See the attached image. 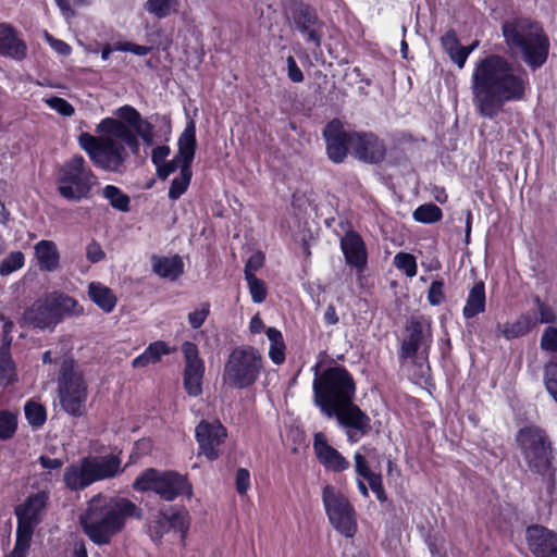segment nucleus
I'll return each mask as SVG.
<instances>
[{
  "mask_svg": "<svg viewBox=\"0 0 557 557\" xmlns=\"http://www.w3.org/2000/svg\"><path fill=\"white\" fill-rule=\"evenodd\" d=\"M44 102L53 111L58 112L62 116H72L75 112L74 107L65 99L61 97H49L45 98Z\"/></svg>",
  "mask_w": 557,
  "mask_h": 557,
  "instance_id": "nucleus-47",
  "label": "nucleus"
},
{
  "mask_svg": "<svg viewBox=\"0 0 557 557\" xmlns=\"http://www.w3.org/2000/svg\"><path fill=\"white\" fill-rule=\"evenodd\" d=\"M537 323V319L529 313L519 315L513 321L497 325V332L510 341L527 335Z\"/></svg>",
  "mask_w": 557,
  "mask_h": 557,
  "instance_id": "nucleus-29",
  "label": "nucleus"
},
{
  "mask_svg": "<svg viewBox=\"0 0 557 557\" xmlns=\"http://www.w3.org/2000/svg\"><path fill=\"white\" fill-rule=\"evenodd\" d=\"M210 313V305L205 302L199 305L194 311L188 313V322L193 329H199L207 320Z\"/></svg>",
  "mask_w": 557,
  "mask_h": 557,
  "instance_id": "nucleus-48",
  "label": "nucleus"
},
{
  "mask_svg": "<svg viewBox=\"0 0 557 557\" xmlns=\"http://www.w3.org/2000/svg\"><path fill=\"white\" fill-rule=\"evenodd\" d=\"M444 284L442 281L432 282L429 292H428V300L433 306H438L444 300Z\"/></svg>",
  "mask_w": 557,
  "mask_h": 557,
  "instance_id": "nucleus-52",
  "label": "nucleus"
},
{
  "mask_svg": "<svg viewBox=\"0 0 557 557\" xmlns=\"http://www.w3.org/2000/svg\"><path fill=\"white\" fill-rule=\"evenodd\" d=\"M175 4V0H147L144 8L149 14L164 18L176 12Z\"/></svg>",
  "mask_w": 557,
  "mask_h": 557,
  "instance_id": "nucleus-40",
  "label": "nucleus"
},
{
  "mask_svg": "<svg viewBox=\"0 0 557 557\" xmlns=\"http://www.w3.org/2000/svg\"><path fill=\"white\" fill-rule=\"evenodd\" d=\"M113 49L116 51L132 52L136 55H147L151 48L147 46L136 45L129 41L115 42Z\"/></svg>",
  "mask_w": 557,
  "mask_h": 557,
  "instance_id": "nucleus-50",
  "label": "nucleus"
},
{
  "mask_svg": "<svg viewBox=\"0 0 557 557\" xmlns=\"http://www.w3.org/2000/svg\"><path fill=\"white\" fill-rule=\"evenodd\" d=\"M153 271L161 277L175 280L183 273V261L180 257L153 258Z\"/></svg>",
  "mask_w": 557,
  "mask_h": 557,
  "instance_id": "nucleus-34",
  "label": "nucleus"
},
{
  "mask_svg": "<svg viewBox=\"0 0 557 557\" xmlns=\"http://www.w3.org/2000/svg\"><path fill=\"white\" fill-rule=\"evenodd\" d=\"M442 45L445 51L448 53L450 60L457 64L459 69L465 66V52L463 47L460 46L457 35L454 30L447 32L442 37Z\"/></svg>",
  "mask_w": 557,
  "mask_h": 557,
  "instance_id": "nucleus-36",
  "label": "nucleus"
},
{
  "mask_svg": "<svg viewBox=\"0 0 557 557\" xmlns=\"http://www.w3.org/2000/svg\"><path fill=\"white\" fill-rule=\"evenodd\" d=\"M351 154L364 163H379L385 157V146L375 135L368 133H351Z\"/></svg>",
  "mask_w": 557,
  "mask_h": 557,
  "instance_id": "nucleus-18",
  "label": "nucleus"
},
{
  "mask_svg": "<svg viewBox=\"0 0 557 557\" xmlns=\"http://www.w3.org/2000/svg\"><path fill=\"white\" fill-rule=\"evenodd\" d=\"M354 468L357 478L364 479L376 498L380 502H385L386 494L383 487L382 476L380 473L371 470L366 456L360 450L354 454Z\"/></svg>",
  "mask_w": 557,
  "mask_h": 557,
  "instance_id": "nucleus-27",
  "label": "nucleus"
},
{
  "mask_svg": "<svg viewBox=\"0 0 557 557\" xmlns=\"http://www.w3.org/2000/svg\"><path fill=\"white\" fill-rule=\"evenodd\" d=\"M471 88L476 111L493 119L505 103L524 99L530 88L529 75L521 66L492 54L475 63Z\"/></svg>",
  "mask_w": 557,
  "mask_h": 557,
  "instance_id": "nucleus-2",
  "label": "nucleus"
},
{
  "mask_svg": "<svg viewBox=\"0 0 557 557\" xmlns=\"http://www.w3.org/2000/svg\"><path fill=\"white\" fill-rule=\"evenodd\" d=\"M121 472V459L115 455L88 457L69 466L63 474L65 485L83 490L94 482L106 480Z\"/></svg>",
  "mask_w": 557,
  "mask_h": 557,
  "instance_id": "nucleus-6",
  "label": "nucleus"
},
{
  "mask_svg": "<svg viewBox=\"0 0 557 557\" xmlns=\"http://www.w3.org/2000/svg\"><path fill=\"white\" fill-rule=\"evenodd\" d=\"M503 35L513 52L522 54L532 67L542 65L548 54L549 42L537 23L527 18H512L504 23Z\"/></svg>",
  "mask_w": 557,
  "mask_h": 557,
  "instance_id": "nucleus-5",
  "label": "nucleus"
},
{
  "mask_svg": "<svg viewBox=\"0 0 557 557\" xmlns=\"http://www.w3.org/2000/svg\"><path fill=\"white\" fill-rule=\"evenodd\" d=\"M88 296L104 313H111L117 302V298L112 289L100 282L89 283Z\"/></svg>",
  "mask_w": 557,
  "mask_h": 557,
  "instance_id": "nucleus-30",
  "label": "nucleus"
},
{
  "mask_svg": "<svg viewBox=\"0 0 557 557\" xmlns=\"http://www.w3.org/2000/svg\"><path fill=\"white\" fill-rule=\"evenodd\" d=\"M48 499V493L40 491L29 495L15 508L17 528L14 546L16 555L23 556L28 552L34 529L42 520Z\"/></svg>",
  "mask_w": 557,
  "mask_h": 557,
  "instance_id": "nucleus-11",
  "label": "nucleus"
},
{
  "mask_svg": "<svg viewBox=\"0 0 557 557\" xmlns=\"http://www.w3.org/2000/svg\"><path fill=\"white\" fill-rule=\"evenodd\" d=\"M38 462L44 469L47 470H58L63 466V461L59 458H49L46 456H40L38 458Z\"/></svg>",
  "mask_w": 557,
  "mask_h": 557,
  "instance_id": "nucleus-57",
  "label": "nucleus"
},
{
  "mask_svg": "<svg viewBox=\"0 0 557 557\" xmlns=\"http://www.w3.org/2000/svg\"><path fill=\"white\" fill-rule=\"evenodd\" d=\"M288 78L294 83H301L304 81V74L300 67L297 65L294 57H288L287 60Z\"/></svg>",
  "mask_w": 557,
  "mask_h": 557,
  "instance_id": "nucleus-55",
  "label": "nucleus"
},
{
  "mask_svg": "<svg viewBox=\"0 0 557 557\" xmlns=\"http://www.w3.org/2000/svg\"><path fill=\"white\" fill-rule=\"evenodd\" d=\"M394 264L398 270L404 271L409 277H413L417 274L416 258L410 253L398 252L394 257Z\"/></svg>",
  "mask_w": 557,
  "mask_h": 557,
  "instance_id": "nucleus-44",
  "label": "nucleus"
},
{
  "mask_svg": "<svg viewBox=\"0 0 557 557\" xmlns=\"http://www.w3.org/2000/svg\"><path fill=\"white\" fill-rule=\"evenodd\" d=\"M541 348L545 351L555 352L557 351V329L549 326L547 327L541 338Z\"/></svg>",
  "mask_w": 557,
  "mask_h": 557,
  "instance_id": "nucleus-49",
  "label": "nucleus"
},
{
  "mask_svg": "<svg viewBox=\"0 0 557 557\" xmlns=\"http://www.w3.org/2000/svg\"><path fill=\"white\" fill-rule=\"evenodd\" d=\"M182 352L185 360L183 373L184 389L189 396L198 397L202 394L205 361L199 356L197 345L191 342L182 344Z\"/></svg>",
  "mask_w": 557,
  "mask_h": 557,
  "instance_id": "nucleus-16",
  "label": "nucleus"
},
{
  "mask_svg": "<svg viewBox=\"0 0 557 557\" xmlns=\"http://www.w3.org/2000/svg\"><path fill=\"white\" fill-rule=\"evenodd\" d=\"M350 135L351 133L347 132L338 120H333L326 125L323 136L327 156L333 162L341 163L346 158L350 150Z\"/></svg>",
  "mask_w": 557,
  "mask_h": 557,
  "instance_id": "nucleus-19",
  "label": "nucleus"
},
{
  "mask_svg": "<svg viewBox=\"0 0 557 557\" xmlns=\"http://www.w3.org/2000/svg\"><path fill=\"white\" fill-rule=\"evenodd\" d=\"M44 38L46 42L58 53L61 55H69L72 51V48L63 40L54 38L48 32L44 33Z\"/></svg>",
  "mask_w": 557,
  "mask_h": 557,
  "instance_id": "nucleus-51",
  "label": "nucleus"
},
{
  "mask_svg": "<svg viewBox=\"0 0 557 557\" xmlns=\"http://www.w3.org/2000/svg\"><path fill=\"white\" fill-rule=\"evenodd\" d=\"M341 249L348 265L362 272L368 262V250L362 237L355 231H348L341 238Z\"/></svg>",
  "mask_w": 557,
  "mask_h": 557,
  "instance_id": "nucleus-22",
  "label": "nucleus"
},
{
  "mask_svg": "<svg viewBox=\"0 0 557 557\" xmlns=\"http://www.w3.org/2000/svg\"><path fill=\"white\" fill-rule=\"evenodd\" d=\"M27 53V46L18 33L9 24H0V54L23 60Z\"/></svg>",
  "mask_w": 557,
  "mask_h": 557,
  "instance_id": "nucleus-24",
  "label": "nucleus"
},
{
  "mask_svg": "<svg viewBox=\"0 0 557 557\" xmlns=\"http://www.w3.org/2000/svg\"><path fill=\"white\" fill-rule=\"evenodd\" d=\"M263 367L260 352L251 346H240L232 350L223 371V381L234 388H246L259 377Z\"/></svg>",
  "mask_w": 557,
  "mask_h": 557,
  "instance_id": "nucleus-9",
  "label": "nucleus"
},
{
  "mask_svg": "<svg viewBox=\"0 0 557 557\" xmlns=\"http://www.w3.org/2000/svg\"><path fill=\"white\" fill-rule=\"evenodd\" d=\"M305 38L309 42H313L315 46L320 45V36L314 29L304 28Z\"/></svg>",
  "mask_w": 557,
  "mask_h": 557,
  "instance_id": "nucleus-63",
  "label": "nucleus"
},
{
  "mask_svg": "<svg viewBox=\"0 0 557 557\" xmlns=\"http://www.w3.org/2000/svg\"><path fill=\"white\" fill-rule=\"evenodd\" d=\"M236 491L240 495H245L250 488V474L245 468H240L236 472Z\"/></svg>",
  "mask_w": 557,
  "mask_h": 557,
  "instance_id": "nucleus-53",
  "label": "nucleus"
},
{
  "mask_svg": "<svg viewBox=\"0 0 557 557\" xmlns=\"http://www.w3.org/2000/svg\"><path fill=\"white\" fill-rule=\"evenodd\" d=\"M177 146L176 161H178L177 170H180V174L171 182L169 188L171 200H177L187 190L191 181V162L196 150V125L194 121L190 120L186 124L178 138Z\"/></svg>",
  "mask_w": 557,
  "mask_h": 557,
  "instance_id": "nucleus-14",
  "label": "nucleus"
},
{
  "mask_svg": "<svg viewBox=\"0 0 557 557\" xmlns=\"http://www.w3.org/2000/svg\"><path fill=\"white\" fill-rule=\"evenodd\" d=\"M170 148L168 146H158L152 150L151 161L157 169V174L160 178L165 180L177 170L178 161L176 156L172 160H168L170 156Z\"/></svg>",
  "mask_w": 557,
  "mask_h": 557,
  "instance_id": "nucleus-33",
  "label": "nucleus"
},
{
  "mask_svg": "<svg viewBox=\"0 0 557 557\" xmlns=\"http://www.w3.org/2000/svg\"><path fill=\"white\" fill-rule=\"evenodd\" d=\"M96 184L97 176L86 166L85 159L82 156L72 157L58 171V191L66 200L88 199Z\"/></svg>",
  "mask_w": 557,
  "mask_h": 557,
  "instance_id": "nucleus-7",
  "label": "nucleus"
},
{
  "mask_svg": "<svg viewBox=\"0 0 557 557\" xmlns=\"http://www.w3.org/2000/svg\"><path fill=\"white\" fill-rule=\"evenodd\" d=\"M57 5L60 8V10L62 11V14L69 18L71 16H73V11L71 9V4L72 2L69 1V0H54Z\"/></svg>",
  "mask_w": 557,
  "mask_h": 557,
  "instance_id": "nucleus-61",
  "label": "nucleus"
},
{
  "mask_svg": "<svg viewBox=\"0 0 557 557\" xmlns=\"http://www.w3.org/2000/svg\"><path fill=\"white\" fill-rule=\"evenodd\" d=\"M25 418L33 428L41 426L47 419L45 407L34 400H29L24 406Z\"/></svg>",
  "mask_w": 557,
  "mask_h": 557,
  "instance_id": "nucleus-41",
  "label": "nucleus"
},
{
  "mask_svg": "<svg viewBox=\"0 0 557 557\" xmlns=\"http://www.w3.org/2000/svg\"><path fill=\"white\" fill-rule=\"evenodd\" d=\"M195 435L200 453L209 460L220 455V446L226 438V430L218 420H202L195 429Z\"/></svg>",
  "mask_w": 557,
  "mask_h": 557,
  "instance_id": "nucleus-17",
  "label": "nucleus"
},
{
  "mask_svg": "<svg viewBox=\"0 0 557 557\" xmlns=\"http://www.w3.org/2000/svg\"><path fill=\"white\" fill-rule=\"evenodd\" d=\"M48 297L54 311L59 313V323L64 315H81L84 312L78 301L65 294L54 292L48 294Z\"/></svg>",
  "mask_w": 557,
  "mask_h": 557,
  "instance_id": "nucleus-32",
  "label": "nucleus"
},
{
  "mask_svg": "<svg viewBox=\"0 0 557 557\" xmlns=\"http://www.w3.org/2000/svg\"><path fill=\"white\" fill-rule=\"evenodd\" d=\"M175 348H172L164 341H156L150 343L146 349L132 361V367L135 369L146 368L150 364H156L161 361L163 356L171 355Z\"/></svg>",
  "mask_w": 557,
  "mask_h": 557,
  "instance_id": "nucleus-28",
  "label": "nucleus"
},
{
  "mask_svg": "<svg viewBox=\"0 0 557 557\" xmlns=\"http://www.w3.org/2000/svg\"><path fill=\"white\" fill-rule=\"evenodd\" d=\"M0 320L3 322V345H8L9 348L12 341V338L10 337V333L13 329V322L4 318L3 314H0Z\"/></svg>",
  "mask_w": 557,
  "mask_h": 557,
  "instance_id": "nucleus-58",
  "label": "nucleus"
},
{
  "mask_svg": "<svg viewBox=\"0 0 557 557\" xmlns=\"http://www.w3.org/2000/svg\"><path fill=\"white\" fill-rule=\"evenodd\" d=\"M137 491H153L164 500H173L177 495L185 494L191 496V485L185 476L173 472L160 473L154 469L146 470L139 475L134 484Z\"/></svg>",
  "mask_w": 557,
  "mask_h": 557,
  "instance_id": "nucleus-15",
  "label": "nucleus"
},
{
  "mask_svg": "<svg viewBox=\"0 0 557 557\" xmlns=\"http://www.w3.org/2000/svg\"><path fill=\"white\" fill-rule=\"evenodd\" d=\"M135 516H138V509L128 499L99 494L88 502L86 511L81 516V524L95 544L103 545L122 531L127 518Z\"/></svg>",
  "mask_w": 557,
  "mask_h": 557,
  "instance_id": "nucleus-4",
  "label": "nucleus"
},
{
  "mask_svg": "<svg viewBox=\"0 0 557 557\" xmlns=\"http://www.w3.org/2000/svg\"><path fill=\"white\" fill-rule=\"evenodd\" d=\"M251 299L256 304H261L265 300L268 292L263 281L259 280L256 275L246 277Z\"/></svg>",
  "mask_w": 557,
  "mask_h": 557,
  "instance_id": "nucleus-45",
  "label": "nucleus"
},
{
  "mask_svg": "<svg viewBox=\"0 0 557 557\" xmlns=\"http://www.w3.org/2000/svg\"><path fill=\"white\" fill-rule=\"evenodd\" d=\"M536 301H537V307H539V312H540V322L541 323H548V322H550L553 320V318H554V314L552 313L549 308H547L539 299Z\"/></svg>",
  "mask_w": 557,
  "mask_h": 557,
  "instance_id": "nucleus-60",
  "label": "nucleus"
},
{
  "mask_svg": "<svg viewBox=\"0 0 557 557\" xmlns=\"http://www.w3.org/2000/svg\"><path fill=\"white\" fill-rule=\"evenodd\" d=\"M264 257L261 252L251 255L245 267V277L255 275V273L262 267Z\"/></svg>",
  "mask_w": 557,
  "mask_h": 557,
  "instance_id": "nucleus-54",
  "label": "nucleus"
},
{
  "mask_svg": "<svg viewBox=\"0 0 557 557\" xmlns=\"http://www.w3.org/2000/svg\"><path fill=\"white\" fill-rule=\"evenodd\" d=\"M190 525V516L186 509H178L170 515L163 513L159 520L154 521L150 529L151 531L161 536L169 529H174L181 532V537L184 540Z\"/></svg>",
  "mask_w": 557,
  "mask_h": 557,
  "instance_id": "nucleus-26",
  "label": "nucleus"
},
{
  "mask_svg": "<svg viewBox=\"0 0 557 557\" xmlns=\"http://www.w3.org/2000/svg\"><path fill=\"white\" fill-rule=\"evenodd\" d=\"M24 255L21 251H13L0 262V275L7 276L20 270L24 265Z\"/></svg>",
  "mask_w": 557,
  "mask_h": 557,
  "instance_id": "nucleus-43",
  "label": "nucleus"
},
{
  "mask_svg": "<svg viewBox=\"0 0 557 557\" xmlns=\"http://www.w3.org/2000/svg\"><path fill=\"white\" fill-rule=\"evenodd\" d=\"M544 384L548 394L557 403V361L545 366Z\"/></svg>",
  "mask_w": 557,
  "mask_h": 557,
  "instance_id": "nucleus-46",
  "label": "nucleus"
},
{
  "mask_svg": "<svg viewBox=\"0 0 557 557\" xmlns=\"http://www.w3.org/2000/svg\"><path fill=\"white\" fill-rule=\"evenodd\" d=\"M58 387L62 409L70 416L82 417L86 411L88 388L82 371L71 358L61 363Z\"/></svg>",
  "mask_w": 557,
  "mask_h": 557,
  "instance_id": "nucleus-8",
  "label": "nucleus"
},
{
  "mask_svg": "<svg viewBox=\"0 0 557 557\" xmlns=\"http://www.w3.org/2000/svg\"><path fill=\"white\" fill-rule=\"evenodd\" d=\"M86 258L94 263L101 261L104 258L101 246L96 242L88 244L86 247Z\"/></svg>",
  "mask_w": 557,
  "mask_h": 557,
  "instance_id": "nucleus-56",
  "label": "nucleus"
},
{
  "mask_svg": "<svg viewBox=\"0 0 557 557\" xmlns=\"http://www.w3.org/2000/svg\"><path fill=\"white\" fill-rule=\"evenodd\" d=\"M17 380L15 366L10 355L8 345L0 347V386H7Z\"/></svg>",
  "mask_w": 557,
  "mask_h": 557,
  "instance_id": "nucleus-37",
  "label": "nucleus"
},
{
  "mask_svg": "<svg viewBox=\"0 0 557 557\" xmlns=\"http://www.w3.org/2000/svg\"><path fill=\"white\" fill-rule=\"evenodd\" d=\"M517 441L530 468L554 479L552 448L545 433L540 428L527 426L519 431Z\"/></svg>",
  "mask_w": 557,
  "mask_h": 557,
  "instance_id": "nucleus-12",
  "label": "nucleus"
},
{
  "mask_svg": "<svg viewBox=\"0 0 557 557\" xmlns=\"http://www.w3.org/2000/svg\"><path fill=\"white\" fill-rule=\"evenodd\" d=\"M346 429H347V432H346L347 440L350 443H357L362 436L366 435V434H361L360 431H358L357 429H352V428H346Z\"/></svg>",
  "mask_w": 557,
  "mask_h": 557,
  "instance_id": "nucleus-64",
  "label": "nucleus"
},
{
  "mask_svg": "<svg viewBox=\"0 0 557 557\" xmlns=\"http://www.w3.org/2000/svg\"><path fill=\"white\" fill-rule=\"evenodd\" d=\"M486 304L485 288L482 282L475 283L469 290L462 314L466 319H471L479 313L484 312Z\"/></svg>",
  "mask_w": 557,
  "mask_h": 557,
  "instance_id": "nucleus-31",
  "label": "nucleus"
},
{
  "mask_svg": "<svg viewBox=\"0 0 557 557\" xmlns=\"http://www.w3.org/2000/svg\"><path fill=\"white\" fill-rule=\"evenodd\" d=\"M17 431V414L11 410H0V441H10Z\"/></svg>",
  "mask_w": 557,
  "mask_h": 557,
  "instance_id": "nucleus-38",
  "label": "nucleus"
},
{
  "mask_svg": "<svg viewBox=\"0 0 557 557\" xmlns=\"http://www.w3.org/2000/svg\"><path fill=\"white\" fill-rule=\"evenodd\" d=\"M407 337L403 341L400 357L411 359L416 366L413 375L426 382L430 376L429 352L433 342L431 327L428 323L411 320L407 326Z\"/></svg>",
  "mask_w": 557,
  "mask_h": 557,
  "instance_id": "nucleus-10",
  "label": "nucleus"
},
{
  "mask_svg": "<svg viewBox=\"0 0 557 557\" xmlns=\"http://www.w3.org/2000/svg\"><path fill=\"white\" fill-rule=\"evenodd\" d=\"M313 369V399L321 412L327 418L335 417L343 428L357 429L361 434H368L371 420L352 403L356 388L347 370L334 367L319 373L318 366Z\"/></svg>",
  "mask_w": 557,
  "mask_h": 557,
  "instance_id": "nucleus-3",
  "label": "nucleus"
},
{
  "mask_svg": "<svg viewBox=\"0 0 557 557\" xmlns=\"http://www.w3.org/2000/svg\"><path fill=\"white\" fill-rule=\"evenodd\" d=\"M324 321L330 325L337 323L338 318H337L334 307H332V306L327 307V309L324 312Z\"/></svg>",
  "mask_w": 557,
  "mask_h": 557,
  "instance_id": "nucleus-62",
  "label": "nucleus"
},
{
  "mask_svg": "<svg viewBox=\"0 0 557 557\" xmlns=\"http://www.w3.org/2000/svg\"><path fill=\"white\" fill-rule=\"evenodd\" d=\"M265 334L270 342L269 358L274 364H282L285 361L286 352L282 332L275 327H268Z\"/></svg>",
  "mask_w": 557,
  "mask_h": 557,
  "instance_id": "nucleus-35",
  "label": "nucleus"
},
{
  "mask_svg": "<svg viewBox=\"0 0 557 557\" xmlns=\"http://www.w3.org/2000/svg\"><path fill=\"white\" fill-rule=\"evenodd\" d=\"M412 216L420 223H435L442 219V210L436 205L426 203L419 206Z\"/></svg>",
  "mask_w": 557,
  "mask_h": 557,
  "instance_id": "nucleus-42",
  "label": "nucleus"
},
{
  "mask_svg": "<svg viewBox=\"0 0 557 557\" xmlns=\"http://www.w3.org/2000/svg\"><path fill=\"white\" fill-rule=\"evenodd\" d=\"M21 323L40 330H53L59 324V313L54 311L48 295H46L25 310Z\"/></svg>",
  "mask_w": 557,
  "mask_h": 557,
  "instance_id": "nucleus-20",
  "label": "nucleus"
},
{
  "mask_svg": "<svg viewBox=\"0 0 557 557\" xmlns=\"http://www.w3.org/2000/svg\"><path fill=\"white\" fill-rule=\"evenodd\" d=\"M117 119L104 117L96 126L98 136L82 133L79 147L88 154L91 162L108 172L121 173L127 160L126 147L133 154L139 153L138 137L147 146L154 141V126L131 106L116 109Z\"/></svg>",
  "mask_w": 557,
  "mask_h": 557,
  "instance_id": "nucleus-1",
  "label": "nucleus"
},
{
  "mask_svg": "<svg viewBox=\"0 0 557 557\" xmlns=\"http://www.w3.org/2000/svg\"><path fill=\"white\" fill-rule=\"evenodd\" d=\"M249 330L252 334H260L267 330L259 314H256L251 318L249 322Z\"/></svg>",
  "mask_w": 557,
  "mask_h": 557,
  "instance_id": "nucleus-59",
  "label": "nucleus"
},
{
  "mask_svg": "<svg viewBox=\"0 0 557 557\" xmlns=\"http://www.w3.org/2000/svg\"><path fill=\"white\" fill-rule=\"evenodd\" d=\"M322 503L331 525L345 537L357 533V513L349 499L332 485L322 491Z\"/></svg>",
  "mask_w": 557,
  "mask_h": 557,
  "instance_id": "nucleus-13",
  "label": "nucleus"
},
{
  "mask_svg": "<svg viewBox=\"0 0 557 557\" xmlns=\"http://www.w3.org/2000/svg\"><path fill=\"white\" fill-rule=\"evenodd\" d=\"M102 194L114 209L122 212H127L129 210V198L119 187L114 185H107L103 188Z\"/></svg>",
  "mask_w": 557,
  "mask_h": 557,
  "instance_id": "nucleus-39",
  "label": "nucleus"
},
{
  "mask_svg": "<svg viewBox=\"0 0 557 557\" xmlns=\"http://www.w3.org/2000/svg\"><path fill=\"white\" fill-rule=\"evenodd\" d=\"M527 542L536 557H557V534L539 525L527 529Z\"/></svg>",
  "mask_w": 557,
  "mask_h": 557,
  "instance_id": "nucleus-23",
  "label": "nucleus"
},
{
  "mask_svg": "<svg viewBox=\"0 0 557 557\" xmlns=\"http://www.w3.org/2000/svg\"><path fill=\"white\" fill-rule=\"evenodd\" d=\"M313 451L318 461L333 472H343L350 467V462L336 448H334L322 432L313 437Z\"/></svg>",
  "mask_w": 557,
  "mask_h": 557,
  "instance_id": "nucleus-21",
  "label": "nucleus"
},
{
  "mask_svg": "<svg viewBox=\"0 0 557 557\" xmlns=\"http://www.w3.org/2000/svg\"><path fill=\"white\" fill-rule=\"evenodd\" d=\"M34 257L42 272H55L60 269L61 255L53 240L41 239L34 246Z\"/></svg>",
  "mask_w": 557,
  "mask_h": 557,
  "instance_id": "nucleus-25",
  "label": "nucleus"
}]
</instances>
